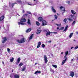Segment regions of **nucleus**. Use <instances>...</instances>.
<instances>
[{
	"label": "nucleus",
	"instance_id": "1",
	"mask_svg": "<svg viewBox=\"0 0 78 78\" xmlns=\"http://www.w3.org/2000/svg\"><path fill=\"white\" fill-rule=\"evenodd\" d=\"M20 22L18 23V25H25V23L24 22H27V20L25 18H22L21 19V20H20Z\"/></svg>",
	"mask_w": 78,
	"mask_h": 78
},
{
	"label": "nucleus",
	"instance_id": "2",
	"mask_svg": "<svg viewBox=\"0 0 78 78\" xmlns=\"http://www.w3.org/2000/svg\"><path fill=\"white\" fill-rule=\"evenodd\" d=\"M25 41H26L25 38H23L20 40H17L16 42L20 44H22V43L25 42Z\"/></svg>",
	"mask_w": 78,
	"mask_h": 78
},
{
	"label": "nucleus",
	"instance_id": "3",
	"mask_svg": "<svg viewBox=\"0 0 78 78\" xmlns=\"http://www.w3.org/2000/svg\"><path fill=\"white\" fill-rule=\"evenodd\" d=\"M46 36H49V35H50V34L51 33H54V34H57V32H50V31H49V30H46Z\"/></svg>",
	"mask_w": 78,
	"mask_h": 78
},
{
	"label": "nucleus",
	"instance_id": "4",
	"mask_svg": "<svg viewBox=\"0 0 78 78\" xmlns=\"http://www.w3.org/2000/svg\"><path fill=\"white\" fill-rule=\"evenodd\" d=\"M47 25V22L45 20H43L42 23V26H45Z\"/></svg>",
	"mask_w": 78,
	"mask_h": 78
},
{
	"label": "nucleus",
	"instance_id": "5",
	"mask_svg": "<svg viewBox=\"0 0 78 78\" xmlns=\"http://www.w3.org/2000/svg\"><path fill=\"white\" fill-rule=\"evenodd\" d=\"M51 8L53 12L54 13H56V10L54 9V7L53 6H52L51 7Z\"/></svg>",
	"mask_w": 78,
	"mask_h": 78
},
{
	"label": "nucleus",
	"instance_id": "6",
	"mask_svg": "<svg viewBox=\"0 0 78 78\" xmlns=\"http://www.w3.org/2000/svg\"><path fill=\"white\" fill-rule=\"evenodd\" d=\"M44 59L45 63H47V62H48V60H47V56H46V55H45L44 56Z\"/></svg>",
	"mask_w": 78,
	"mask_h": 78
},
{
	"label": "nucleus",
	"instance_id": "7",
	"mask_svg": "<svg viewBox=\"0 0 78 78\" xmlns=\"http://www.w3.org/2000/svg\"><path fill=\"white\" fill-rule=\"evenodd\" d=\"M6 40H7V38L6 37H4L3 38V40L2 41V42L3 44L5 43L6 41Z\"/></svg>",
	"mask_w": 78,
	"mask_h": 78
},
{
	"label": "nucleus",
	"instance_id": "8",
	"mask_svg": "<svg viewBox=\"0 0 78 78\" xmlns=\"http://www.w3.org/2000/svg\"><path fill=\"white\" fill-rule=\"evenodd\" d=\"M5 19V16H2L0 17V22L3 21V20Z\"/></svg>",
	"mask_w": 78,
	"mask_h": 78
},
{
	"label": "nucleus",
	"instance_id": "9",
	"mask_svg": "<svg viewBox=\"0 0 78 78\" xmlns=\"http://www.w3.org/2000/svg\"><path fill=\"white\" fill-rule=\"evenodd\" d=\"M38 21H40V22H42V20H43V18L42 17H40L38 18Z\"/></svg>",
	"mask_w": 78,
	"mask_h": 78
},
{
	"label": "nucleus",
	"instance_id": "10",
	"mask_svg": "<svg viewBox=\"0 0 78 78\" xmlns=\"http://www.w3.org/2000/svg\"><path fill=\"white\" fill-rule=\"evenodd\" d=\"M70 75L71 76H72V77H73V76H74V72H73V71H71L70 72Z\"/></svg>",
	"mask_w": 78,
	"mask_h": 78
},
{
	"label": "nucleus",
	"instance_id": "11",
	"mask_svg": "<svg viewBox=\"0 0 78 78\" xmlns=\"http://www.w3.org/2000/svg\"><path fill=\"white\" fill-rule=\"evenodd\" d=\"M41 45V41L39 42L38 43L37 46V48H39L40 47V45Z\"/></svg>",
	"mask_w": 78,
	"mask_h": 78
},
{
	"label": "nucleus",
	"instance_id": "12",
	"mask_svg": "<svg viewBox=\"0 0 78 78\" xmlns=\"http://www.w3.org/2000/svg\"><path fill=\"white\" fill-rule=\"evenodd\" d=\"M14 78H19V75L17 74H15L14 75Z\"/></svg>",
	"mask_w": 78,
	"mask_h": 78
},
{
	"label": "nucleus",
	"instance_id": "13",
	"mask_svg": "<svg viewBox=\"0 0 78 78\" xmlns=\"http://www.w3.org/2000/svg\"><path fill=\"white\" fill-rule=\"evenodd\" d=\"M60 9L62 11H65V8L62 6L60 7Z\"/></svg>",
	"mask_w": 78,
	"mask_h": 78
},
{
	"label": "nucleus",
	"instance_id": "14",
	"mask_svg": "<svg viewBox=\"0 0 78 78\" xmlns=\"http://www.w3.org/2000/svg\"><path fill=\"white\" fill-rule=\"evenodd\" d=\"M71 12L72 14H73L75 15L76 14V12L74 11V10H72L71 11Z\"/></svg>",
	"mask_w": 78,
	"mask_h": 78
},
{
	"label": "nucleus",
	"instance_id": "15",
	"mask_svg": "<svg viewBox=\"0 0 78 78\" xmlns=\"http://www.w3.org/2000/svg\"><path fill=\"white\" fill-rule=\"evenodd\" d=\"M16 3H14L13 4H12V5H11L10 3H9V6H10V7H11L12 6V7H13V6H14V5H15V4H16Z\"/></svg>",
	"mask_w": 78,
	"mask_h": 78
},
{
	"label": "nucleus",
	"instance_id": "16",
	"mask_svg": "<svg viewBox=\"0 0 78 78\" xmlns=\"http://www.w3.org/2000/svg\"><path fill=\"white\" fill-rule=\"evenodd\" d=\"M33 36H34V34H33L31 35V36L29 38V40H31V39H33Z\"/></svg>",
	"mask_w": 78,
	"mask_h": 78
},
{
	"label": "nucleus",
	"instance_id": "17",
	"mask_svg": "<svg viewBox=\"0 0 78 78\" xmlns=\"http://www.w3.org/2000/svg\"><path fill=\"white\" fill-rule=\"evenodd\" d=\"M41 30H39V29H38L37 31V34H40V33H41Z\"/></svg>",
	"mask_w": 78,
	"mask_h": 78
},
{
	"label": "nucleus",
	"instance_id": "18",
	"mask_svg": "<svg viewBox=\"0 0 78 78\" xmlns=\"http://www.w3.org/2000/svg\"><path fill=\"white\" fill-rule=\"evenodd\" d=\"M31 30V29L30 28L28 29L26 31V33H29V32H30V31Z\"/></svg>",
	"mask_w": 78,
	"mask_h": 78
},
{
	"label": "nucleus",
	"instance_id": "19",
	"mask_svg": "<svg viewBox=\"0 0 78 78\" xmlns=\"http://www.w3.org/2000/svg\"><path fill=\"white\" fill-rule=\"evenodd\" d=\"M20 58H19L17 59V63L19 64L20 62Z\"/></svg>",
	"mask_w": 78,
	"mask_h": 78
},
{
	"label": "nucleus",
	"instance_id": "20",
	"mask_svg": "<svg viewBox=\"0 0 78 78\" xmlns=\"http://www.w3.org/2000/svg\"><path fill=\"white\" fill-rule=\"evenodd\" d=\"M66 61H67L66 60V59H65L64 60H63L62 62V66L63 65V64H64V63H65V62H66Z\"/></svg>",
	"mask_w": 78,
	"mask_h": 78
},
{
	"label": "nucleus",
	"instance_id": "21",
	"mask_svg": "<svg viewBox=\"0 0 78 78\" xmlns=\"http://www.w3.org/2000/svg\"><path fill=\"white\" fill-rule=\"evenodd\" d=\"M27 23L29 24V25H31V22L29 19L28 20Z\"/></svg>",
	"mask_w": 78,
	"mask_h": 78
},
{
	"label": "nucleus",
	"instance_id": "22",
	"mask_svg": "<svg viewBox=\"0 0 78 78\" xmlns=\"http://www.w3.org/2000/svg\"><path fill=\"white\" fill-rule=\"evenodd\" d=\"M73 33H72L70 34L69 36V37L70 38H71L72 37V36H73Z\"/></svg>",
	"mask_w": 78,
	"mask_h": 78
},
{
	"label": "nucleus",
	"instance_id": "23",
	"mask_svg": "<svg viewBox=\"0 0 78 78\" xmlns=\"http://www.w3.org/2000/svg\"><path fill=\"white\" fill-rule=\"evenodd\" d=\"M67 28H68V26H67L65 28V29L64 30V31H66L67 30Z\"/></svg>",
	"mask_w": 78,
	"mask_h": 78
},
{
	"label": "nucleus",
	"instance_id": "24",
	"mask_svg": "<svg viewBox=\"0 0 78 78\" xmlns=\"http://www.w3.org/2000/svg\"><path fill=\"white\" fill-rule=\"evenodd\" d=\"M16 2L18 3H22V1H21V0H16Z\"/></svg>",
	"mask_w": 78,
	"mask_h": 78
},
{
	"label": "nucleus",
	"instance_id": "25",
	"mask_svg": "<svg viewBox=\"0 0 78 78\" xmlns=\"http://www.w3.org/2000/svg\"><path fill=\"white\" fill-rule=\"evenodd\" d=\"M71 18L73 20V19H74V17H75V16H74L73 15H71Z\"/></svg>",
	"mask_w": 78,
	"mask_h": 78
},
{
	"label": "nucleus",
	"instance_id": "26",
	"mask_svg": "<svg viewBox=\"0 0 78 78\" xmlns=\"http://www.w3.org/2000/svg\"><path fill=\"white\" fill-rule=\"evenodd\" d=\"M36 24L37 26H39V25H40V23H39L37 21L36 22Z\"/></svg>",
	"mask_w": 78,
	"mask_h": 78
},
{
	"label": "nucleus",
	"instance_id": "27",
	"mask_svg": "<svg viewBox=\"0 0 78 78\" xmlns=\"http://www.w3.org/2000/svg\"><path fill=\"white\" fill-rule=\"evenodd\" d=\"M37 73H41V71H37L35 72L34 74H37Z\"/></svg>",
	"mask_w": 78,
	"mask_h": 78
},
{
	"label": "nucleus",
	"instance_id": "28",
	"mask_svg": "<svg viewBox=\"0 0 78 78\" xmlns=\"http://www.w3.org/2000/svg\"><path fill=\"white\" fill-rule=\"evenodd\" d=\"M23 66V63H20L19 65V67H21Z\"/></svg>",
	"mask_w": 78,
	"mask_h": 78
},
{
	"label": "nucleus",
	"instance_id": "29",
	"mask_svg": "<svg viewBox=\"0 0 78 78\" xmlns=\"http://www.w3.org/2000/svg\"><path fill=\"white\" fill-rule=\"evenodd\" d=\"M76 23H75V20H74L73 21V23H72V25L73 26V25H74Z\"/></svg>",
	"mask_w": 78,
	"mask_h": 78
},
{
	"label": "nucleus",
	"instance_id": "30",
	"mask_svg": "<svg viewBox=\"0 0 78 78\" xmlns=\"http://www.w3.org/2000/svg\"><path fill=\"white\" fill-rule=\"evenodd\" d=\"M10 61L12 62L14 61V58H11Z\"/></svg>",
	"mask_w": 78,
	"mask_h": 78
},
{
	"label": "nucleus",
	"instance_id": "31",
	"mask_svg": "<svg viewBox=\"0 0 78 78\" xmlns=\"http://www.w3.org/2000/svg\"><path fill=\"white\" fill-rule=\"evenodd\" d=\"M41 46L42 48H45V44H43L41 45Z\"/></svg>",
	"mask_w": 78,
	"mask_h": 78
},
{
	"label": "nucleus",
	"instance_id": "32",
	"mask_svg": "<svg viewBox=\"0 0 78 78\" xmlns=\"http://www.w3.org/2000/svg\"><path fill=\"white\" fill-rule=\"evenodd\" d=\"M28 16V14H24L23 15V17H24L25 16Z\"/></svg>",
	"mask_w": 78,
	"mask_h": 78
},
{
	"label": "nucleus",
	"instance_id": "33",
	"mask_svg": "<svg viewBox=\"0 0 78 78\" xmlns=\"http://www.w3.org/2000/svg\"><path fill=\"white\" fill-rule=\"evenodd\" d=\"M26 69V68L25 67H23V69H22V71H24Z\"/></svg>",
	"mask_w": 78,
	"mask_h": 78
},
{
	"label": "nucleus",
	"instance_id": "34",
	"mask_svg": "<svg viewBox=\"0 0 78 78\" xmlns=\"http://www.w3.org/2000/svg\"><path fill=\"white\" fill-rule=\"evenodd\" d=\"M52 66L55 68H57V66H56V65H52Z\"/></svg>",
	"mask_w": 78,
	"mask_h": 78
},
{
	"label": "nucleus",
	"instance_id": "35",
	"mask_svg": "<svg viewBox=\"0 0 78 78\" xmlns=\"http://www.w3.org/2000/svg\"><path fill=\"white\" fill-rule=\"evenodd\" d=\"M64 58H65V59H66V60H67V55H65Z\"/></svg>",
	"mask_w": 78,
	"mask_h": 78
},
{
	"label": "nucleus",
	"instance_id": "36",
	"mask_svg": "<svg viewBox=\"0 0 78 78\" xmlns=\"http://www.w3.org/2000/svg\"><path fill=\"white\" fill-rule=\"evenodd\" d=\"M68 51H66L65 52V55L67 56V55H68Z\"/></svg>",
	"mask_w": 78,
	"mask_h": 78
},
{
	"label": "nucleus",
	"instance_id": "37",
	"mask_svg": "<svg viewBox=\"0 0 78 78\" xmlns=\"http://www.w3.org/2000/svg\"><path fill=\"white\" fill-rule=\"evenodd\" d=\"M63 21L64 22H66L67 21V19L65 18V19H64Z\"/></svg>",
	"mask_w": 78,
	"mask_h": 78
},
{
	"label": "nucleus",
	"instance_id": "38",
	"mask_svg": "<svg viewBox=\"0 0 78 78\" xmlns=\"http://www.w3.org/2000/svg\"><path fill=\"white\" fill-rule=\"evenodd\" d=\"M55 19H57L58 18V16H56V15H55Z\"/></svg>",
	"mask_w": 78,
	"mask_h": 78
},
{
	"label": "nucleus",
	"instance_id": "39",
	"mask_svg": "<svg viewBox=\"0 0 78 78\" xmlns=\"http://www.w3.org/2000/svg\"><path fill=\"white\" fill-rule=\"evenodd\" d=\"M69 20V21H72L73 20L72 18H68Z\"/></svg>",
	"mask_w": 78,
	"mask_h": 78
},
{
	"label": "nucleus",
	"instance_id": "40",
	"mask_svg": "<svg viewBox=\"0 0 78 78\" xmlns=\"http://www.w3.org/2000/svg\"><path fill=\"white\" fill-rule=\"evenodd\" d=\"M28 5H30V6H32V5H33L34 6V5H36V4H34L33 5V4H30V3H28Z\"/></svg>",
	"mask_w": 78,
	"mask_h": 78
},
{
	"label": "nucleus",
	"instance_id": "41",
	"mask_svg": "<svg viewBox=\"0 0 78 78\" xmlns=\"http://www.w3.org/2000/svg\"><path fill=\"white\" fill-rule=\"evenodd\" d=\"M7 51L8 52V53H9V51H10V49L9 48H7Z\"/></svg>",
	"mask_w": 78,
	"mask_h": 78
},
{
	"label": "nucleus",
	"instance_id": "42",
	"mask_svg": "<svg viewBox=\"0 0 78 78\" xmlns=\"http://www.w3.org/2000/svg\"><path fill=\"white\" fill-rule=\"evenodd\" d=\"M64 27H61L60 30H62L64 29Z\"/></svg>",
	"mask_w": 78,
	"mask_h": 78
},
{
	"label": "nucleus",
	"instance_id": "43",
	"mask_svg": "<svg viewBox=\"0 0 78 78\" xmlns=\"http://www.w3.org/2000/svg\"><path fill=\"white\" fill-rule=\"evenodd\" d=\"M77 48H78V46H76L75 48V49L76 50L77 49Z\"/></svg>",
	"mask_w": 78,
	"mask_h": 78
},
{
	"label": "nucleus",
	"instance_id": "44",
	"mask_svg": "<svg viewBox=\"0 0 78 78\" xmlns=\"http://www.w3.org/2000/svg\"><path fill=\"white\" fill-rule=\"evenodd\" d=\"M56 25H57V26H58V27H60V26H61V24H56Z\"/></svg>",
	"mask_w": 78,
	"mask_h": 78
},
{
	"label": "nucleus",
	"instance_id": "45",
	"mask_svg": "<svg viewBox=\"0 0 78 78\" xmlns=\"http://www.w3.org/2000/svg\"><path fill=\"white\" fill-rule=\"evenodd\" d=\"M68 4H69L70 3V2L69 1H67L66 2Z\"/></svg>",
	"mask_w": 78,
	"mask_h": 78
},
{
	"label": "nucleus",
	"instance_id": "46",
	"mask_svg": "<svg viewBox=\"0 0 78 78\" xmlns=\"http://www.w3.org/2000/svg\"><path fill=\"white\" fill-rule=\"evenodd\" d=\"M27 13L28 14H31V12L29 11L27 12Z\"/></svg>",
	"mask_w": 78,
	"mask_h": 78
},
{
	"label": "nucleus",
	"instance_id": "47",
	"mask_svg": "<svg viewBox=\"0 0 78 78\" xmlns=\"http://www.w3.org/2000/svg\"><path fill=\"white\" fill-rule=\"evenodd\" d=\"M74 60H75V59L74 58H73V59H71V61H74Z\"/></svg>",
	"mask_w": 78,
	"mask_h": 78
},
{
	"label": "nucleus",
	"instance_id": "48",
	"mask_svg": "<svg viewBox=\"0 0 78 78\" xmlns=\"http://www.w3.org/2000/svg\"><path fill=\"white\" fill-rule=\"evenodd\" d=\"M23 13H24V12H25V11L24 10H23Z\"/></svg>",
	"mask_w": 78,
	"mask_h": 78
},
{
	"label": "nucleus",
	"instance_id": "49",
	"mask_svg": "<svg viewBox=\"0 0 78 78\" xmlns=\"http://www.w3.org/2000/svg\"><path fill=\"white\" fill-rule=\"evenodd\" d=\"M74 48V47H72L71 48V50H72V48Z\"/></svg>",
	"mask_w": 78,
	"mask_h": 78
},
{
	"label": "nucleus",
	"instance_id": "50",
	"mask_svg": "<svg viewBox=\"0 0 78 78\" xmlns=\"http://www.w3.org/2000/svg\"><path fill=\"white\" fill-rule=\"evenodd\" d=\"M51 41H48V42H49V43H51Z\"/></svg>",
	"mask_w": 78,
	"mask_h": 78
},
{
	"label": "nucleus",
	"instance_id": "51",
	"mask_svg": "<svg viewBox=\"0 0 78 78\" xmlns=\"http://www.w3.org/2000/svg\"><path fill=\"white\" fill-rule=\"evenodd\" d=\"M59 27H58L57 28V30H58V29H59Z\"/></svg>",
	"mask_w": 78,
	"mask_h": 78
},
{
	"label": "nucleus",
	"instance_id": "52",
	"mask_svg": "<svg viewBox=\"0 0 78 78\" xmlns=\"http://www.w3.org/2000/svg\"><path fill=\"white\" fill-rule=\"evenodd\" d=\"M51 72H53V70L52 69H51Z\"/></svg>",
	"mask_w": 78,
	"mask_h": 78
},
{
	"label": "nucleus",
	"instance_id": "53",
	"mask_svg": "<svg viewBox=\"0 0 78 78\" xmlns=\"http://www.w3.org/2000/svg\"><path fill=\"white\" fill-rule=\"evenodd\" d=\"M64 12H63L62 13V15H63V14H64Z\"/></svg>",
	"mask_w": 78,
	"mask_h": 78
},
{
	"label": "nucleus",
	"instance_id": "54",
	"mask_svg": "<svg viewBox=\"0 0 78 78\" xmlns=\"http://www.w3.org/2000/svg\"><path fill=\"white\" fill-rule=\"evenodd\" d=\"M2 64H4V62H2Z\"/></svg>",
	"mask_w": 78,
	"mask_h": 78
},
{
	"label": "nucleus",
	"instance_id": "55",
	"mask_svg": "<svg viewBox=\"0 0 78 78\" xmlns=\"http://www.w3.org/2000/svg\"><path fill=\"white\" fill-rule=\"evenodd\" d=\"M76 34H78V32H76Z\"/></svg>",
	"mask_w": 78,
	"mask_h": 78
},
{
	"label": "nucleus",
	"instance_id": "56",
	"mask_svg": "<svg viewBox=\"0 0 78 78\" xmlns=\"http://www.w3.org/2000/svg\"><path fill=\"white\" fill-rule=\"evenodd\" d=\"M73 41H76L75 40H73Z\"/></svg>",
	"mask_w": 78,
	"mask_h": 78
},
{
	"label": "nucleus",
	"instance_id": "57",
	"mask_svg": "<svg viewBox=\"0 0 78 78\" xmlns=\"http://www.w3.org/2000/svg\"><path fill=\"white\" fill-rule=\"evenodd\" d=\"M63 54V52H62L61 53V54Z\"/></svg>",
	"mask_w": 78,
	"mask_h": 78
},
{
	"label": "nucleus",
	"instance_id": "58",
	"mask_svg": "<svg viewBox=\"0 0 78 78\" xmlns=\"http://www.w3.org/2000/svg\"><path fill=\"white\" fill-rule=\"evenodd\" d=\"M18 16H20V15H19L18 14Z\"/></svg>",
	"mask_w": 78,
	"mask_h": 78
},
{
	"label": "nucleus",
	"instance_id": "59",
	"mask_svg": "<svg viewBox=\"0 0 78 78\" xmlns=\"http://www.w3.org/2000/svg\"><path fill=\"white\" fill-rule=\"evenodd\" d=\"M35 64H37V63H35Z\"/></svg>",
	"mask_w": 78,
	"mask_h": 78
},
{
	"label": "nucleus",
	"instance_id": "60",
	"mask_svg": "<svg viewBox=\"0 0 78 78\" xmlns=\"http://www.w3.org/2000/svg\"><path fill=\"white\" fill-rule=\"evenodd\" d=\"M34 1H36V0H34Z\"/></svg>",
	"mask_w": 78,
	"mask_h": 78
},
{
	"label": "nucleus",
	"instance_id": "61",
	"mask_svg": "<svg viewBox=\"0 0 78 78\" xmlns=\"http://www.w3.org/2000/svg\"><path fill=\"white\" fill-rule=\"evenodd\" d=\"M13 70H12V72H13Z\"/></svg>",
	"mask_w": 78,
	"mask_h": 78
},
{
	"label": "nucleus",
	"instance_id": "62",
	"mask_svg": "<svg viewBox=\"0 0 78 78\" xmlns=\"http://www.w3.org/2000/svg\"><path fill=\"white\" fill-rule=\"evenodd\" d=\"M13 12H14V11Z\"/></svg>",
	"mask_w": 78,
	"mask_h": 78
},
{
	"label": "nucleus",
	"instance_id": "63",
	"mask_svg": "<svg viewBox=\"0 0 78 78\" xmlns=\"http://www.w3.org/2000/svg\"><path fill=\"white\" fill-rule=\"evenodd\" d=\"M52 20V21H53V20Z\"/></svg>",
	"mask_w": 78,
	"mask_h": 78
},
{
	"label": "nucleus",
	"instance_id": "64",
	"mask_svg": "<svg viewBox=\"0 0 78 78\" xmlns=\"http://www.w3.org/2000/svg\"><path fill=\"white\" fill-rule=\"evenodd\" d=\"M55 46H56V45H55Z\"/></svg>",
	"mask_w": 78,
	"mask_h": 78
}]
</instances>
